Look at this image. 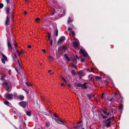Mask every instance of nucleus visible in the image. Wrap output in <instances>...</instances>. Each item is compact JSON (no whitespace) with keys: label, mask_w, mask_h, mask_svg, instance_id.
<instances>
[{"label":"nucleus","mask_w":129,"mask_h":129,"mask_svg":"<svg viewBox=\"0 0 129 129\" xmlns=\"http://www.w3.org/2000/svg\"><path fill=\"white\" fill-rule=\"evenodd\" d=\"M80 54H82L84 56H87L88 55L86 51L83 48H81L80 49Z\"/></svg>","instance_id":"nucleus-1"},{"label":"nucleus","mask_w":129,"mask_h":129,"mask_svg":"<svg viewBox=\"0 0 129 129\" xmlns=\"http://www.w3.org/2000/svg\"><path fill=\"white\" fill-rule=\"evenodd\" d=\"M77 74L80 79L81 78V77L85 75L84 72L83 70H82L78 72Z\"/></svg>","instance_id":"nucleus-2"},{"label":"nucleus","mask_w":129,"mask_h":129,"mask_svg":"<svg viewBox=\"0 0 129 129\" xmlns=\"http://www.w3.org/2000/svg\"><path fill=\"white\" fill-rule=\"evenodd\" d=\"M111 122L110 120H108V119L107 120L105 121V126L107 127H109L111 125Z\"/></svg>","instance_id":"nucleus-3"},{"label":"nucleus","mask_w":129,"mask_h":129,"mask_svg":"<svg viewBox=\"0 0 129 129\" xmlns=\"http://www.w3.org/2000/svg\"><path fill=\"white\" fill-rule=\"evenodd\" d=\"M5 95L6 96L8 100H11L12 99V97L13 95L12 94L9 93L7 94V95L6 94Z\"/></svg>","instance_id":"nucleus-4"},{"label":"nucleus","mask_w":129,"mask_h":129,"mask_svg":"<svg viewBox=\"0 0 129 129\" xmlns=\"http://www.w3.org/2000/svg\"><path fill=\"white\" fill-rule=\"evenodd\" d=\"M18 104L20 106L23 108L25 107L26 106V103L24 101L19 102Z\"/></svg>","instance_id":"nucleus-5"},{"label":"nucleus","mask_w":129,"mask_h":129,"mask_svg":"<svg viewBox=\"0 0 129 129\" xmlns=\"http://www.w3.org/2000/svg\"><path fill=\"white\" fill-rule=\"evenodd\" d=\"M65 38L64 37H62L57 42V44H59L63 42L65 40Z\"/></svg>","instance_id":"nucleus-6"},{"label":"nucleus","mask_w":129,"mask_h":129,"mask_svg":"<svg viewBox=\"0 0 129 129\" xmlns=\"http://www.w3.org/2000/svg\"><path fill=\"white\" fill-rule=\"evenodd\" d=\"M79 44V41L78 40H77L76 41L73 43V46L74 47H76L78 46Z\"/></svg>","instance_id":"nucleus-7"},{"label":"nucleus","mask_w":129,"mask_h":129,"mask_svg":"<svg viewBox=\"0 0 129 129\" xmlns=\"http://www.w3.org/2000/svg\"><path fill=\"white\" fill-rule=\"evenodd\" d=\"M102 112L106 115V116H108L110 115V112H107L106 111H105L104 110H102Z\"/></svg>","instance_id":"nucleus-8"},{"label":"nucleus","mask_w":129,"mask_h":129,"mask_svg":"<svg viewBox=\"0 0 129 129\" xmlns=\"http://www.w3.org/2000/svg\"><path fill=\"white\" fill-rule=\"evenodd\" d=\"M54 120L57 123L59 124H62L63 123V122L61 120L56 119H54Z\"/></svg>","instance_id":"nucleus-9"},{"label":"nucleus","mask_w":129,"mask_h":129,"mask_svg":"<svg viewBox=\"0 0 129 129\" xmlns=\"http://www.w3.org/2000/svg\"><path fill=\"white\" fill-rule=\"evenodd\" d=\"M88 84V83L86 82H85L83 84H82V86H81V87L83 89H86L87 88V87L86 86V85Z\"/></svg>","instance_id":"nucleus-10"},{"label":"nucleus","mask_w":129,"mask_h":129,"mask_svg":"<svg viewBox=\"0 0 129 129\" xmlns=\"http://www.w3.org/2000/svg\"><path fill=\"white\" fill-rule=\"evenodd\" d=\"M60 49L63 52H65L67 51V49L65 46H64L61 47L60 48Z\"/></svg>","instance_id":"nucleus-11"},{"label":"nucleus","mask_w":129,"mask_h":129,"mask_svg":"<svg viewBox=\"0 0 129 129\" xmlns=\"http://www.w3.org/2000/svg\"><path fill=\"white\" fill-rule=\"evenodd\" d=\"M5 60H7V57H3V58L1 59V61L4 64H5Z\"/></svg>","instance_id":"nucleus-12"},{"label":"nucleus","mask_w":129,"mask_h":129,"mask_svg":"<svg viewBox=\"0 0 129 129\" xmlns=\"http://www.w3.org/2000/svg\"><path fill=\"white\" fill-rule=\"evenodd\" d=\"M17 52L18 54V56L21 55L22 54L24 53L23 51L22 50L21 51L19 52V51L17 50Z\"/></svg>","instance_id":"nucleus-13"},{"label":"nucleus","mask_w":129,"mask_h":129,"mask_svg":"<svg viewBox=\"0 0 129 129\" xmlns=\"http://www.w3.org/2000/svg\"><path fill=\"white\" fill-rule=\"evenodd\" d=\"M119 108V110H120V113H121L123 109V106L122 104H121Z\"/></svg>","instance_id":"nucleus-14"},{"label":"nucleus","mask_w":129,"mask_h":129,"mask_svg":"<svg viewBox=\"0 0 129 129\" xmlns=\"http://www.w3.org/2000/svg\"><path fill=\"white\" fill-rule=\"evenodd\" d=\"M6 90L8 92H10L11 91L10 87L9 86L7 85L6 87Z\"/></svg>","instance_id":"nucleus-15"},{"label":"nucleus","mask_w":129,"mask_h":129,"mask_svg":"<svg viewBox=\"0 0 129 129\" xmlns=\"http://www.w3.org/2000/svg\"><path fill=\"white\" fill-rule=\"evenodd\" d=\"M9 21L10 18L7 15V19L5 22V24L6 25H7L8 24V22Z\"/></svg>","instance_id":"nucleus-16"},{"label":"nucleus","mask_w":129,"mask_h":129,"mask_svg":"<svg viewBox=\"0 0 129 129\" xmlns=\"http://www.w3.org/2000/svg\"><path fill=\"white\" fill-rule=\"evenodd\" d=\"M94 95L92 94H89L87 95V96L88 98L89 99H90L91 98L93 97L94 96Z\"/></svg>","instance_id":"nucleus-17"},{"label":"nucleus","mask_w":129,"mask_h":129,"mask_svg":"<svg viewBox=\"0 0 129 129\" xmlns=\"http://www.w3.org/2000/svg\"><path fill=\"white\" fill-rule=\"evenodd\" d=\"M82 84L79 83H76L74 84V86L76 87H81Z\"/></svg>","instance_id":"nucleus-18"},{"label":"nucleus","mask_w":129,"mask_h":129,"mask_svg":"<svg viewBox=\"0 0 129 129\" xmlns=\"http://www.w3.org/2000/svg\"><path fill=\"white\" fill-rule=\"evenodd\" d=\"M6 13L7 14H9V11L10 9L8 7H7L6 8Z\"/></svg>","instance_id":"nucleus-19"},{"label":"nucleus","mask_w":129,"mask_h":129,"mask_svg":"<svg viewBox=\"0 0 129 129\" xmlns=\"http://www.w3.org/2000/svg\"><path fill=\"white\" fill-rule=\"evenodd\" d=\"M8 48L9 49H12V47L11 43L8 42Z\"/></svg>","instance_id":"nucleus-20"},{"label":"nucleus","mask_w":129,"mask_h":129,"mask_svg":"<svg viewBox=\"0 0 129 129\" xmlns=\"http://www.w3.org/2000/svg\"><path fill=\"white\" fill-rule=\"evenodd\" d=\"M18 98L20 100H22L24 99V97L23 95H20L18 96Z\"/></svg>","instance_id":"nucleus-21"},{"label":"nucleus","mask_w":129,"mask_h":129,"mask_svg":"<svg viewBox=\"0 0 129 129\" xmlns=\"http://www.w3.org/2000/svg\"><path fill=\"white\" fill-rule=\"evenodd\" d=\"M73 21V19H72V18H71L70 17H69L68 20V23H69L71 22H72Z\"/></svg>","instance_id":"nucleus-22"},{"label":"nucleus","mask_w":129,"mask_h":129,"mask_svg":"<svg viewBox=\"0 0 129 129\" xmlns=\"http://www.w3.org/2000/svg\"><path fill=\"white\" fill-rule=\"evenodd\" d=\"M71 73L73 75H76V72L75 70H73L71 71Z\"/></svg>","instance_id":"nucleus-23"},{"label":"nucleus","mask_w":129,"mask_h":129,"mask_svg":"<svg viewBox=\"0 0 129 129\" xmlns=\"http://www.w3.org/2000/svg\"><path fill=\"white\" fill-rule=\"evenodd\" d=\"M4 104L7 105H8L10 104V103L8 101H5L4 102Z\"/></svg>","instance_id":"nucleus-24"},{"label":"nucleus","mask_w":129,"mask_h":129,"mask_svg":"<svg viewBox=\"0 0 129 129\" xmlns=\"http://www.w3.org/2000/svg\"><path fill=\"white\" fill-rule=\"evenodd\" d=\"M73 61L76 63H77V58L76 57H74L73 58Z\"/></svg>","instance_id":"nucleus-25"},{"label":"nucleus","mask_w":129,"mask_h":129,"mask_svg":"<svg viewBox=\"0 0 129 129\" xmlns=\"http://www.w3.org/2000/svg\"><path fill=\"white\" fill-rule=\"evenodd\" d=\"M26 113L27 115L28 116H30L31 115L30 112L29 111H27Z\"/></svg>","instance_id":"nucleus-26"},{"label":"nucleus","mask_w":129,"mask_h":129,"mask_svg":"<svg viewBox=\"0 0 129 129\" xmlns=\"http://www.w3.org/2000/svg\"><path fill=\"white\" fill-rule=\"evenodd\" d=\"M111 113H110V114L111 115V114L113 115H114V112L113 111V109L112 108H111Z\"/></svg>","instance_id":"nucleus-27"},{"label":"nucleus","mask_w":129,"mask_h":129,"mask_svg":"<svg viewBox=\"0 0 129 129\" xmlns=\"http://www.w3.org/2000/svg\"><path fill=\"white\" fill-rule=\"evenodd\" d=\"M64 59L66 60H67L69 61L70 60V59L69 58V57H65Z\"/></svg>","instance_id":"nucleus-28"},{"label":"nucleus","mask_w":129,"mask_h":129,"mask_svg":"<svg viewBox=\"0 0 129 129\" xmlns=\"http://www.w3.org/2000/svg\"><path fill=\"white\" fill-rule=\"evenodd\" d=\"M50 125V123L47 122H46L45 125L47 127H49Z\"/></svg>","instance_id":"nucleus-29"},{"label":"nucleus","mask_w":129,"mask_h":129,"mask_svg":"<svg viewBox=\"0 0 129 129\" xmlns=\"http://www.w3.org/2000/svg\"><path fill=\"white\" fill-rule=\"evenodd\" d=\"M81 125H76L74 126V128H80V126H81Z\"/></svg>","instance_id":"nucleus-30"},{"label":"nucleus","mask_w":129,"mask_h":129,"mask_svg":"<svg viewBox=\"0 0 129 129\" xmlns=\"http://www.w3.org/2000/svg\"><path fill=\"white\" fill-rule=\"evenodd\" d=\"M48 39L49 40H50V39H51V34L50 33H48Z\"/></svg>","instance_id":"nucleus-31"},{"label":"nucleus","mask_w":129,"mask_h":129,"mask_svg":"<svg viewBox=\"0 0 129 129\" xmlns=\"http://www.w3.org/2000/svg\"><path fill=\"white\" fill-rule=\"evenodd\" d=\"M85 59L83 58H82L81 59L80 61H81V62H84L85 61Z\"/></svg>","instance_id":"nucleus-32"},{"label":"nucleus","mask_w":129,"mask_h":129,"mask_svg":"<svg viewBox=\"0 0 129 129\" xmlns=\"http://www.w3.org/2000/svg\"><path fill=\"white\" fill-rule=\"evenodd\" d=\"M61 78L63 80V81L65 82L66 83H67V81H66V80L63 77L61 76Z\"/></svg>","instance_id":"nucleus-33"},{"label":"nucleus","mask_w":129,"mask_h":129,"mask_svg":"<svg viewBox=\"0 0 129 129\" xmlns=\"http://www.w3.org/2000/svg\"><path fill=\"white\" fill-rule=\"evenodd\" d=\"M54 116L56 118H58V116H57V114L55 113H54L53 114Z\"/></svg>","instance_id":"nucleus-34"},{"label":"nucleus","mask_w":129,"mask_h":129,"mask_svg":"<svg viewBox=\"0 0 129 129\" xmlns=\"http://www.w3.org/2000/svg\"><path fill=\"white\" fill-rule=\"evenodd\" d=\"M101 115L102 116V117H103V118L104 119L106 118H108V117H107L106 116H104L103 114H101Z\"/></svg>","instance_id":"nucleus-35"},{"label":"nucleus","mask_w":129,"mask_h":129,"mask_svg":"<svg viewBox=\"0 0 129 129\" xmlns=\"http://www.w3.org/2000/svg\"><path fill=\"white\" fill-rule=\"evenodd\" d=\"M0 79L2 81H4V78L2 76L0 78Z\"/></svg>","instance_id":"nucleus-36"},{"label":"nucleus","mask_w":129,"mask_h":129,"mask_svg":"<svg viewBox=\"0 0 129 129\" xmlns=\"http://www.w3.org/2000/svg\"><path fill=\"white\" fill-rule=\"evenodd\" d=\"M40 20V19L38 18H37L35 19V21L36 22L38 23V22H37V21H39Z\"/></svg>","instance_id":"nucleus-37"},{"label":"nucleus","mask_w":129,"mask_h":129,"mask_svg":"<svg viewBox=\"0 0 129 129\" xmlns=\"http://www.w3.org/2000/svg\"><path fill=\"white\" fill-rule=\"evenodd\" d=\"M105 93H103L102 94V95L101 96V97L102 98H104L105 96Z\"/></svg>","instance_id":"nucleus-38"},{"label":"nucleus","mask_w":129,"mask_h":129,"mask_svg":"<svg viewBox=\"0 0 129 129\" xmlns=\"http://www.w3.org/2000/svg\"><path fill=\"white\" fill-rule=\"evenodd\" d=\"M4 5L3 4H0V9L2 8L3 7Z\"/></svg>","instance_id":"nucleus-39"},{"label":"nucleus","mask_w":129,"mask_h":129,"mask_svg":"<svg viewBox=\"0 0 129 129\" xmlns=\"http://www.w3.org/2000/svg\"><path fill=\"white\" fill-rule=\"evenodd\" d=\"M114 116H113L112 117L108 119V120H110L111 119H113L114 118Z\"/></svg>","instance_id":"nucleus-40"},{"label":"nucleus","mask_w":129,"mask_h":129,"mask_svg":"<svg viewBox=\"0 0 129 129\" xmlns=\"http://www.w3.org/2000/svg\"><path fill=\"white\" fill-rule=\"evenodd\" d=\"M71 33H72V35L73 36H74L75 35V33L74 32V31H71Z\"/></svg>","instance_id":"nucleus-41"},{"label":"nucleus","mask_w":129,"mask_h":129,"mask_svg":"<svg viewBox=\"0 0 129 129\" xmlns=\"http://www.w3.org/2000/svg\"><path fill=\"white\" fill-rule=\"evenodd\" d=\"M118 94L117 93L115 92V97L117 98V97H118Z\"/></svg>","instance_id":"nucleus-42"},{"label":"nucleus","mask_w":129,"mask_h":129,"mask_svg":"<svg viewBox=\"0 0 129 129\" xmlns=\"http://www.w3.org/2000/svg\"><path fill=\"white\" fill-rule=\"evenodd\" d=\"M50 44L52 46V43H53L52 40H50Z\"/></svg>","instance_id":"nucleus-43"},{"label":"nucleus","mask_w":129,"mask_h":129,"mask_svg":"<svg viewBox=\"0 0 129 129\" xmlns=\"http://www.w3.org/2000/svg\"><path fill=\"white\" fill-rule=\"evenodd\" d=\"M7 3L8 4L9 3H10V0H6Z\"/></svg>","instance_id":"nucleus-44"},{"label":"nucleus","mask_w":129,"mask_h":129,"mask_svg":"<svg viewBox=\"0 0 129 129\" xmlns=\"http://www.w3.org/2000/svg\"><path fill=\"white\" fill-rule=\"evenodd\" d=\"M58 30L57 29L56 30V37H57L58 36Z\"/></svg>","instance_id":"nucleus-45"},{"label":"nucleus","mask_w":129,"mask_h":129,"mask_svg":"<svg viewBox=\"0 0 129 129\" xmlns=\"http://www.w3.org/2000/svg\"><path fill=\"white\" fill-rule=\"evenodd\" d=\"M25 83L27 86H29L30 85L27 82H26Z\"/></svg>","instance_id":"nucleus-46"},{"label":"nucleus","mask_w":129,"mask_h":129,"mask_svg":"<svg viewBox=\"0 0 129 129\" xmlns=\"http://www.w3.org/2000/svg\"><path fill=\"white\" fill-rule=\"evenodd\" d=\"M18 64H19V66L20 67H21V66L20 65V62H19V60H18Z\"/></svg>","instance_id":"nucleus-47"},{"label":"nucleus","mask_w":129,"mask_h":129,"mask_svg":"<svg viewBox=\"0 0 129 129\" xmlns=\"http://www.w3.org/2000/svg\"><path fill=\"white\" fill-rule=\"evenodd\" d=\"M111 108H112L111 107H110L109 110V112H110V113H111Z\"/></svg>","instance_id":"nucleus-48"},{"label":"nucleus","mask_w":129,"mask_h":129,"mask_svg":"<svg viewBox=\"0 0 129 129\" xmlns=\"http://www.w3.org/2000/svg\"><path fill=\"white\" fill-rule=\"evenodd\" d=\"M68 30L69 31H71V28H70V27H68Z\"/></svg>","instance_id":"nucleus-49"},{"label":"nucleus","mask_w":129,"mask_h":129,"mask_svg":"<svg viewBox=\"0 0 129 129\" xmlns=\"http://www.w3.org/2000/svg\"><path fill=\"white\" fill-rule=\"evenodd\" d=\"M42 51L44 52V53H45V52L46 50L45 49H43L42 50Z\"/></svg>","instance_id":"nucleus-50"},{"label":"nucleus","mask_w":129,"mask_h":129,"mask_svg":"<svg viewBox=\"0 0 129 129\" xmlns=\"http://www.w3.org/2000/svg\"><path fill=\"white\" fill-rule=\"evenodd\" d=\"M113 99V98H112L111 99H110L109 98H108V100L110 101H111Z\"/></svg>","instance_id":"nucleus-51"},{"label":"nucleus","mask_w":129,"mask_h":129,"mask_svg":"<svg viewBox=\"0 0 129 129\" xmlns=\"http://www.w3.org/2000/svg\"><path fill=\"white\" fill-rule=\"evenodd\" d=\"M31 46L30 45H28V48H31Z\"/></svg>","instance_id":"nucleus-52"},{"label":"nucleus","mask_w":129,"mask_h":129,"mask_svg":"<svg viewBox=\"0 0 129 129\" xmlns=\"http://www.w3.org/2000/svg\"><path fill=\"white\" fill-rule=\"evenodd\" d=\"M82 122V121H79L77 123L78 124H80Z\"/></svg>","instance_id":"nucleus-53"},{"label":"nucleus","mask_w":129,"mask_h":129,"mask_svg":"<svg viewBox=\"0 0 129 129\" xmlns=\"http://www.w3.org/2000/svg\"><path fill=\"white\" fill-rule=\"evenodd\" d=\"M24 15H25L27 14V13L26 12V11H25L24 12Z\"/></svg>","instance_id":"nucleus-54"},{"label":"nucleus","mask_w":129,"mask_h":129,"mask_svg":"<svg viewBox=\"0 0 129 129\" xmlns=\"http://www.w3.org/2000/svg\"><path fill=\"white\" fill-rule=\"evenodd\" d=\"M61 86H65V85H64V84H63V83H61Z\"/></svg>","instance_id":"nucleus-55"},{"label":"nucleus","mask_w":129,"mask_h":129,"mask_svg":"<svg viewBox=\"0 0 129 129\" xmlns=\"http://www.w3.org/2000/svg\"><path fill=\"white\" fill-rule=\"evenodd\" d=\"M76 57L77 59H78V60L80 59V57Z\"/></svg>","instance_id":"nucleus-56"},{"label":"nucleus","mask_w":129,"mask_h":129,"mask_svg":"<svg viewBox=\"0 0 129 129\" xmlns=\"http://www.w3.org/2000/svg\"><path fill=\"white\" fill-rule=\"evenodd\" d=\"M54 14V13H52L51 14V15L52 16Z\"/></svg>","instance_id":"nucleus-57"},{"label":"nucleus","mask_w":129,"mask_h":129,"mask_svg":"<svg viewBox=\"0 0 129 129\" xmlns=\"http://www.w3.org/2000/svg\"><path fill=\"white\" fill-rule=\"evenodd\" d=\"M25 91L26 94H27L28 93V92L27 91L25 90Z\"/></svg>","instance_id":"nucleus-58"},{"label":"nucleus","mask_w":129,"mask_h":129,"mask_svg":"<svg viewBox=\"0 0 129 129\" xmlns=\"http://www.w3.org/2000/svg\"><path fill=\"white\" fill-rule=\"evenodd\" d=\"M14 46L15 48H16V44H14Z\"/></svg>","instance_id":"nucleus-59"},{"label":"nucleus","mask_w":129,"mask_h":129,"mask_svg":"<svg viewBox=\"0 0 129 129\" xmlns=\"http://www.w3.org/2000/svg\"><path fill=\"white\" fill-rule=\"evenodd\" d=\"M2 56L4 57V56H5L2 53Z\"/></svg>","instance_id":"nucleus-60"},{"label":"nucleus","mask_w":129,"mask_h":129,"mask_svg":"<svg viewBox=\"0 0 129 129\" xmlns=\"http://www.w3.org/2000/svg\"><path fill=\"white\" fill-rule=\"evenodd\" d=\"M51 71H52L51 70H49L48 71V72L49 73L50 72H51Z\"/></svg>","instance_id":"nucleus-61"},{"label":"nucleus","mask_w":129,"mask_h":129,"mask_svg":"<svg viewBox=\"0 0 129 129\" xmlns=\"http://www.w3.org/2000/svg\"><path fill=\"white\" fill-rule=\"evenodd\" d=\"M53 74V72H52V73H50V74L51 75H52Z\"/></svg>","instance_id":"nucleus-62"},{"label":"nucleus","mask_w":129,"mask_h":129,"mask_svg":"<svg viewBox=\"0 0 129 129\" xmlns=\"http://www.w3.org/2000/svg\"><path fill=\"white\" fill-rule=\"evenodd\" d=\"M122 99V98L121 97H119V99H121H121Z\"/></svg>","instance_id":"nucleus-63"},{"label":"nucleus","mask_w":129,"mask_h":129,"mask_svg":"<svg viewBox=\"0 0 129 129\" xmlns=\"http://www.w3.org/2000/svg\"><path fill=\"white\" fill-rule=\"evenodd\" d=\"M52 57H49V59H52Z\"/></svg>","instance_id":"nucleus-64"}]
</instances>
